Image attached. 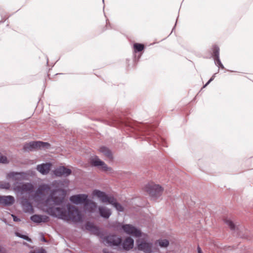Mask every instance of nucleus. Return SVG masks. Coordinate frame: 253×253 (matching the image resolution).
<instances>
[{
    "label": "nucleus",
    "mask_w": 253,
    "mask_h": 253,
    "mask_svg": "<svg viewBox=\"0 0 253 253\" xmlns=\"http://www.w3.org/2000/svg\"><path fill=\"white\" fill-rule=\"evenodd\" d=\"M10 187V184L8 182L0 181V188L4 189H9Z\"/></svg>",
    "instance_id": "27"
},
{
    "label": "nucleus",
    "mask_w": 253,
    "mask_h": 253,
    "mask_svg": "<svg viewBox=\"0 0 253 253\" xmlns=\"http://www.w3.org/2000/svg\"><path fill=\"white\" fill-rule=\"evenodd\" d=\"M122 228L124 232L128 235H131L136 237H139L141 236V231L131 225L126 224L123 225Z\"/></svg>",
    "instance_id": "6"
},
{
    "label": "nucleus",
    "mask_w": 253,
    "mask_h": 253,
    "mask_svg": "<svg viewBox=\"0 0 253 253\" xmlns=\"http://www.w3.org/2000/svg\"><path fill=\"white\" fill-rule=\"evenodd\" d=\"M8 161L6 156L2 155L0 153V163L7 164Z\"/></svg>",
    "instance_id": "28"
},
{
    "label": "nucleus",
    "mask_w": 253,
    "mask_h": 253,
    "mask_svg": "<svg viewBox=\"0 0 253 253\" xmlns=\"http://www.w3.org/2000/svg\"><path fill=\"white\" fill-rule=\"evenodd\" d=\"M16 235L17 236V237H19L20 238H21V236L22 237L23 235H22L21 234L18 233V232H16Z\"/></svg>",
    "instance_id": "36"
},
{
    "label": "nucleus",
    "mask_w": 253,
    "mask_h": 253,
    "mask_svg": "<svg viewBox=\"0 0 253 253\" xmlns=\"http://www.w3.org/2000/svg\"><path fill=\"white\" fill-rule=\"evenodd\" d=\"M22 173L15 172H11L7 174V177L14 180H20L21 179Z\"/></svg>",
    "instance_id": "23"
},
{
    "label": "nucleus",
    "mask_w": 253,
    "mask_h": 253,
    "mask_svg": "<svg viewBox=\"0 0 253 253\" xmlns=\"http://www.w3.org/2000/svg\"><path fill=\"white\" fill-rule=\"evenodd\" d=\"M110 204L113 205L119 211H124L123 207L120 204L117 202L116 199L115 198H114L113 202L112 203H110Z\"/></svg>",
    "instance_id": "25"
},
{
    "label": "nucleus",
    "mask_w": 253,
    "mask_h": 253,
    "mask_svg": "<svg viewBox=\"0 0 253 253\" xmlns=\"http://www.w3.org/2000/svg\"><path fill=\"white\" fill-rule=\"evenodd\" d=\"M21 204L25 212H33V208L32 204L27 199H23L21 202Z\"/></svg>",
    "instance_id": "15"
},
{
    "label": "nucleus",
    "mask_w": 253,
    "mask_h": 253,
    "mask_svg": "<svg viewBox=\"0 0 253 253\" xmlns=\"http://www.w3.org/2000/svg\"><path fill=\"white\" fill-rule=\"evenodd\" d=\"M29 253H46V252L44 249L41 248L38 250L32 251Z\"/></svg>",
    "instance_id": "29"
},
{
    "label": "nucleus",
    "mask_w": 253,
    "mask_h": 253,
    "mask_svg": "<svg viewBox=\"0 0 253 253\" xmlns=\"http://www.w3.org/2000/svg\"><path fill=\"white\" fill-rule=\"evenodd\" d=\"M138 249L140 251H143L144 252H150L151 251L152 244L147 243L145 241L138 239L136 241Z\"/></svg>",
    "instance_id": "9"
},
{
    "label": "nucleus",
    "mask_w": 253,
    "mask_h": 253,
    "mask_svg": "<svg viewBox=\"0 0 253 253\" xmlns=\"http://www.w3.org/2000/svg\"><path fill=\"white\" fill-rule=\"evenodd\" d=\"M84 206L86 207L88 211L90 212H93L97 207L96 203L88 199H87L86 202L85 203Z\"/></svg>",
    "instance_id": "21"
},
{
    "label": "nucleus",
    "mask_w": 253,
    "mask_h": 253,
    "mask_svg": "<svg viewBox=\"0 0 253 253\" xmlns=\"http://www.w3.org/2000/svg\"><path fill=\"white\" fill-rule=\"evenodd\" d=\"M213 80V78H211L208 82V83L205 85L204 87L206 86L207 85H208Z\"/></svg>",
    "instance_id": "37"
},
{
    "label": "nucleus",
    "mask_w": 253,
    "mask_h": 253,
    "mask_svg": "<svg viewBox=\"0 0 253 253\" xmlns=\"http://www.w3.org/2000/svg\"><path fill=\"white\" fill-rule=\"evenodd\" d=\"M48 217L46 216H42L38 214H35L31 217V219L35 223H41L42 222H46Z\"/></svg>",
    "instance_id": "19"
},
{
    "label": "nucleus",
    "mask_w": 253,
    "mask_h": 253,
    "mask_svg": "<svg viewBox=\"0 0 253 253\" xmlns=\"http://www.w3.org/2000/svg\"><path fill=\"white\" fill-rule=\"evenodd\" d=\"M103 253H114L112 251H109L108 250L105 249L103 250Z\"/></svg>",
    "instance_id": "34"
},
{
    "label": "nucleus",
    "mask_w": 253,
    "mask_h": 253,
    "mask_svg": "<svg viewBox=\"0 0 253 253\" xmlns=\"http://www.w3.org/2000/svg\"><path fill=\"white\" fill-rule=\"evenodd\" d=\"M199 253H201L200 252H199Z\"/></svg>",
    "instance_id": "41"
},
{
    "label": "nucleus",
    "mask_w": 253,
    "mask_h": 253,
    "mask_svg": "<svg viewBox=\"0 0 253 253\" xmlns=\"http://www.w3.org/2000/svg\"><path fill=\"white\" fill-rule=\"evenodd\" d=\"M50 189V187L47 184H42L40 185L36 191V195L37 196L44 195V191H48Z\"/></svg>",
    "instance_id": "18"
},
{
    "label": "nucleus",
    "mask_w": 253,
    "mask_h": 253,
    "mask_svg": "<svg viewBox=\"0 0 253 253\" xmlns=\"http://www.w3.org/2000/svg\"><path fill=\"white\" fill-rule=\"evenodd\" d=\"M99 151L110 160H112L113 157L111 150L105 146H102L100 148Z\"/></svg>",
    "instance_id": "22"
},
{
    "label": "nucleus",
    "mask_w": 253,
    "mask_h": 253,
    "mask_svg": "<svg viewBox=\"0 0 253 253\" xmlns=\"http://www.w3.org/2000/svg\"><path fill=\"white\" fill-rule=\"evenodd\" d=\"M223 221L225 224H226L230 228V230L232 231H238L240 230V228L238 226L236 225L234 222L230 220L229 218L227 217H225L223 219Z\"/></svg>",
    "instance_id": "20"
},
{
    "label": "nucleus",
    "mask_w": 253,
    "mask_h": 253,
    "mask_svg": "<svg viewBox=\"0 0 253 253\" xmlns=\"http://www.w3.org/2000/svg\"><path fill=\"white\" fill-rule=\"evenodd\" d=\"M12 217H13V220L14 221H20V219L18 218L17 216H16L15 215H12Z\"/></svg>",
    "instance_id": "33"
},
{
    "label": "nucleus",
    "mask_w": 253,
    "mask_h": 253,
    "mask_svg": "<svg viewBox=\"0 0 253 253\" xmlns=\"http://www.w3.org/2000/svg\"><path fill=\"white\" fill-rule=\"evenodd\" d=\"M66 192L63 189L52 190L45 201L46 207V212L51 216L58 218L72 220L75 222L82 221V214L75 206H69L67 212L64 206L55 207L56 206L61 205L64 201Z\"/></svg>",
    "instance_id": "1"
},
{
    "label": "nucleus",
    "mask_w": 253,
    "mask_h": 253,
    "mask_svg": "<svg viewBox=\"0 0 253 253\" xmlns=\"http://www.w3.org/2000/svg\"><path fill=\"white\" fill-rule=\"evenodd\" d=\"M14 203V198L12 196H0V204L10 206Z\"/></svg>",
    "instance_id": "12"
},
{
    "label": "nucleus",
    "mask_w": 253,
    "mask_h": 253,
    "mask_svg": "<svg viewBox=\"0 0 253 253\" xmlns=\"http://www.w3.org/2000/svg\"><path fill=\"white\" fill-rule=\"evenodd\" d=\"M158 244L161 248H167L169 244V241L167 239H159L156 241L155 244Z\"/></svg>",
    "instance_id": "24"
},
{
    "label": "nucleus",
    "mask_w": 253,
    "mask_h": 253,
    "mask_svg": "<svg viewBox=\"0 0 253 253\" xmlns=\"http://www.w3.org/2000/svg\"><path fill=\"white\" fill-rule=\"evenodd\" d=\"M42 240L43 241V242H46V240L45 239V238L42 236Z\"/></svg>",
    "instance_id": "38"
},
{
    "label": "nucleus",
    "mask_w": 253,
    "mask_h": 253,
    "mask_svg": "<svg viewBox=\"0 0 253 253\" xmlns=\"http://www.w3.org/2000/svg\"><path fill=\"white\" fill-rule=\"evenodd\" d=\"M133 47L135 52H140L144 48V45L141 43H135L133 45Z\"/></svg>",
    "instance_id": "26"
},
{
    "label": "nucleus",
    "mask_w": 253,
    "mask_h": 253,
    "mask_svg": "<svg viewBox=\"0 0 253 253\" xmlns=\"http://www.w3.org/2000/svg\"><path fill=\"white\" fill-rule=\"evenodd\" d=\"M50 144L48 142H44L40 141H34L26 143L23 146L24 151L30 152L42 149H48Z\"/></svg>",
    "instance_id": "2"
},
{
    "label": "nucleus",
    "mask_w": 253,
    "mask_h": 253,
    "mask_svg": "<svg viewBox=\"0 0 253 253\" xmlns=\"http://www.w3.org/2000/svg\"><path fill=\"white\" fill-rule=\"evenodd\" d=\"M237 236L240 237L241 238H246V239H248V237L247 236V235H241L240 234V231H239V233H237Z\"/></svg>",
    "instance_id": "32"
},
{
    "label": "nucleus",
    "mask_w": 253,
    "mask_h": 253,
    "mask_svg": "<svg viewBox=\"0 0 253 253\" xmlns=\"http://www.w3.org/2000/svg\"><path fill=\"white\" fill-rule=\"evenodd\" d=\"M86 228L88 230H91L96 228V227L92 223L87 222L85 225Z\"/></svg>",
    "instance_id": "30"
},
{
    "label": "nucleus",
    "mask_w": 253,
    "mask_h": 253,
    "mask_svg": "<svg viewBox=\"0 0 253 253\" xmlns=\"http://www.w3.org/2000/svg\"><path fill=\"white\" fill-rule=\"evenodd\" d=\"M21 238L25 239V240H27V241H29L30 242H32L31 239L26 235H23L22 237L21 236Z\"/></svg>",
    "instance_id": "31"
},
{
    "label": "nucleus",
    "mask_w": 253,
    "mask_h": 253,
    "mask_svg": "<svg viewBox=\"0 0 253 253\" xmlns=\"http://www.w3.org/2000/svg\"><path fill=\"white\" fill-rule=\"evenodd\" d=\"M16 189L21 193H23L26 192H31L33 189V186L31 183H25L21 185L16 186Z\"/></svg>",
    "instance_id": "13"
},
{
    "label": "nucleus",
    "mask_w": 253,
    "mask_h": 253,
    "mask_svg": "<svg viewBox=\"0 0 253 253\" xmlns=\"http://www.w3.org/2000/svg\"><path fill=\"white\" fill-rule=\"evenodd\" d=\"M90 164L94 167H100V169L105 171L112 170L111 168L108 167L103 161L100 160L97 157L91 159L90 160Z\"/></svg>",
    "instance_id": "7"
},
{
    "label": "nucleus",
    "mask_w": 253,
    "mask_h": 253,
    "mask_svg": "<svg viewBox=\"0 0 253 253\" xmlns=\"http://www.w3.org/2000/svg\"><path fill=\"white\" fill-rule=\"evenodd\" d=\"M126 126L127 127V126H129V125H126Z\"/></svg>",
    "instance_id": "40"
},
{
    "label": "nucleus",
    "mask_w": 253,
    "mask_h": 253,
    "mask_svg": "<svg viewBox=\"0 0 253 253\" xmlns=\"http://www.w3.org/2000/svg\"><path fill=\"white\" fill-rule=\"evenodd\" d=\"M5 251L4 249L1 246H0V253H5Z\"/></svg>",
    "instance_id": "35"
},
{
    "label": "nucleus",
    "mask_w": 253,
    "mask_h": 253,
    "mask_svg": "<svg viewBox=\"0 0 253 253\" xmlns=\"http://www.w3.org/2000/svg\"><path fill=\"white\" fill-rule=\"evenodd\" d=\"M198 253H199V252H200L201 253H202V252L199 247H198Z\"/></svg>",
    "instance_id": "39"
},
{
    "label": "nucleus",
    "mask_w": 253,
    "mask_h": 253,
    "mask_svg": "<svg viewBox=\"0 0 253 253\" xmlns=\"http://www.w3.org/2000/svg\"><path fill=\"white\" fill-rule=\"evenodd\" d=\"M103 242L106 245L109 246H118L122 243V238L115 234H109L105 236Z\"/></svg>",
    "instance_id": "4"
},
{
    "label": "nucleus",
    "mask_w": 253,
    "mask_h": 253,
    "mask_svg": "<svg viewBox=\"0 0 253 253\" xmlns=\"http://www.w3.org/2000/svg\"><path fill=\"white\" fill-rule=\"evenodd\" d=\"M212 56L215 64L222 69H224V66L219 59V48L216 45L212 47Z\"/></svg>",
    "instance_id": "11"
},
{
    "label": "nucleus",
    "mask_w": 253,
    "mask_h": 253,
    "mask_svg": "<svg viewBox=\"0 0 253 253\" xmlns=\"http://www.w3.org/2000/svg\"><path fill=\"white\" fill-rule=\"evenodd\" d=\"M71 173L72 170L64 166H60L54 171V174L57 176H63L66 177L70 175Z\"/></svg>",
    "instance_id": "10"
},
{
    "label": "nucleus",
    "mask_w": 253,
    "mask_h": 253,
    "mask_svg": "<svg viewBox=\"0 0 253 253\" xmlns=\"http://www.w3.org/2000/svg\"><path fill=\"white\" fill-rule=\"evenodd\" d=\"M87 197L88 196L86 194H78L72 196L70 200L72 203L76 205L83 203L84 205L88 199Z\"/></svg>",
    "instance_id": "8"
},
{
    "label": "nucleus",
    "mask_w": 253,
    "mask_h": 253,
    "mask_svg": "<svg viewBox=\"0 0 253 253\" xmlns=\"http://www.w3.org/2000/svg\"><path fill=\"white\" fill-rule=\"evenodd\" d=\"M98 210L100 216L105 218H108L111 214V210L106 207H99Z\"/></svg>",
    "instance_id": "17"
},
{
    "label": "nucleus",
    "mask_w": 253,
    "mask_h": 253,
    "mask_svg": "<svg viewBox=\"0 0 253 253\" xmlns=\"http://www.w3.org/2000/svg\"><path fill=\"white\" fill-rule=\"evenodd\" d=\"M50 164H42L37 166V169L42 174H47L50 170Z\"/></svg>",
    "instance_id": "16"
},
{
    "label": "nucleus",
    "mask_w": 253,
    "mask_h": 253,
    "mask_svg": "<svg viewBox=\"0 0 253 253\" xmlns=\"http://www.w3.org/2000/svg\"><path fill=\"white\" fill-rule=\"evenodd\" d=\"M92 194L93 196L97 197L102 203H112L113 202L114 197L108 196L105 192L98 190H94Z\"/></svg>",
    "instance_id": "5"
},
{
    "label": "nucleus",
    "mask_w": 253,
    "mask_h": 253,
    "mask_svg": "<svg viewBox=\"0 0 253 253\" xmlns=\"http://www.w3.org/2000/svg\"><path fill=\"white\" fill-rule=\"evenodd\" d=\"M134 241L130 237H127L123 243V247L125 250L128 251L133 247Z\"/></svg>",
    "instance_id": "14"
},
{
    "label": "nucleus",
    "mask_w": 253,
    "mask_h": 253,
    "mask_svg": "<svg viewBox=\"0 0 253 253\" xmlns=\"http://www.w3.org/2000/svg\"><path fill=\"white\" fill-rule=\"evenodd\" d=\"M144 190L151 197L157 198L162 195L163 188L159 185L151 183L144 187Z\"/></svg>",
    "instance_id": "3"
}]
</instances>
